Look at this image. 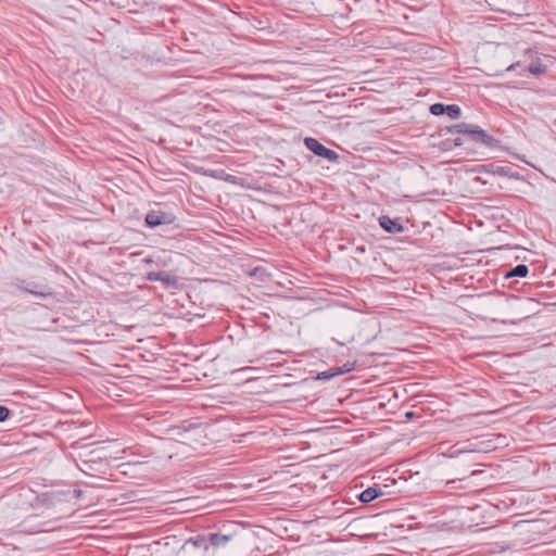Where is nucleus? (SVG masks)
Returning <instances> with one entry per match:
<instances>
[{
  "label": "nucleus",
  "mask_w": 556,
  "mask_h": 556,
  "mask_svg": "<svg viewBox=\"0 0 556 556\" xmlns=\"http://www.w3.org/2000/svg\"><path fill=\"white\" fill-rule=\"evenodd\" d=\"M452 130L458 134L468 135L471 138V140L481 142L486 147H491L494 141L491 136H489L483 129L476 125L460 123L455 125Z\"/></svg>",
  "instance_id": "f257e3e1"
},
{
  "label": "nucleus",
  "mask_w": 556,
  "mask_h": 556,
  "mask_svg": "<svg viewBox=\"0 0 556 556\" xmlns=\"http://www.w3.org/2000/svg\"><path fill=\"white\" fill-rule=\"evenodd\" d=\"M304 143L305 147L317 156L324 157L328 161H336L338 159L336 151L326 148L315 138L307 137L304 139Z\"/></svg>",
  "instance_id": "f03ea898"
},
{
  "label": "nucleus",
  "mask_w": 556,
  "mask_h": 556,
  "mask_svg": "<svg viewBox=\"0 0 556 556\" xmlns=\"http://www.w3.org/2000/svg\"><path fill=\"white\" fill-rule=\"evenodd\" d=\"M149 281H162L167 287H175L178 283V278L166 271H150L147 274Z\"/></svg>",
  "instance_id": "7ed1b4c3"
},
{
  "label": "nucleus",
  "mask_w": 556,
  "mask_h": 556,
  "mask_svg": "<svg viewBox=\"0 0 556 556\" xmlns=\"http://www.w3.org/2000/svg\"><path fill=\"white\" fill-rule=\"evenodd\" d=\"M172 220L168 218V216L163 212L152 211L148 213L146 216V224L151 228H155L157 226L168 224Z\"/></svg>",
  "instance_id": "20e7f679"
},
{
  "label": "nucleus",
  "mask_w": 556,
  "mask_h": 556,
  "mask_svg": "<svg viewBox=\"0 0 556 556\" xmlns=\"http://www.w3.org/2000/svg\"><path fill=\"white\" fill-rule=\"evenodd\" d=\"M382 493L380 491H378L377 489L368 488L365 491H363L358 494H355V498L359 503H369V502L374 501L375 498H377Z\"/></svg>",
  "instance_id": "39448f33"
},
{
  "label": "nucleus",
  "mask_w": 556,
  "mask_h": 556,
  "mask_svg": "<svg viewBox=\"0 0 556 556\" xmlns=\"http://www.w3.org/2000/svg\"><path fill=\"white\" fill-rule=\"evenodd\" d=\"M380 226L386 229L388 232H400L402 231V226L396 223L395 220H392L388 216H382L379 218Z\"/></svg>",
  "instance_id": "423d86ee"
},
{
  "label": "nucleus",
  "mask_w": 556,
  "mask_h": 556,
  "mask_svg": "<svg viewBox=\"0 0 556 556\" xmlns=\"http://www.w3.org/2000/svg\"><path fill=\"white\" fill-rule=\"evenodd\" d=\"M231 535L220 534V533H211L208 535V543L214 547L225 546L230 540Z\"/></svg>",
  "instance_id": "0eeeda50"
},
{
  "label": "nucleus",
  "mask_w": 556,
  "mask_h": 556,
  "mask_svg": "<svg viewBox=\"0 0 556 556\" xmlns=\"http://www.w3.org/2000/svg\"><path fill=\"white\" fill-rule=\"evenodd\" d=\"M494 446L491 444V442H480L479 444L470 445L467 448L464 450H457L454 452L455 455L465 453V452H488Z\"/></svg>",
  "instance_id": "6e6552de"
},
{
  "label": "nucleus",
  "mask_w": 556,
  "mask_h": 556,
  "mask_svg": "<svg viewBox=\"0 0 556 556\" xmlns=\"http://www.w3.org/2000/svg\"><path fill=\"white\" fill-rule=\"evenodd\" d=\"M93 453H94L93 451H90L88 454H86V453H80L79 454L80 457H83V456L86 457V458H84L81 460V465H79V468H80L81 471L88 472V470H92L93 469L92 464L96 463V459L93 457H91V455Z\"/></svg>",
  "instance_id": "1a4fd4ad"
},
{
  "label": "nucleus",
  "mask_w": 556,
  "mask_h": 556,
  "mask_svg": "<svg viewBox=\"0 0 556 556\" xmlns=\"http://www.w3.org/2000/svg\"><path fill=\"white\" fill-rule=\"evenodd\" d=\"M529 72L534 76H540L546 72V66L541 62L540 59H536L530 63Z\"/></svg>",
  "instance_id": "9d476101"
},
{
  "label": "nucleus",
  "mask_w": 556,
  "mask_h": 556,
  "mask_svg": "<svg viewBox=\"0 0 556 556\" xmlns=\"http://www.w3.org/2000/svg\"><path fill=\"white\" fill-rule=\"evenodd\" d=\"M344 372H348V364H344L342 367H340L336 370L329 369V370L323 371V372L318 374L317 378L318 379H329L339 374H344Z\"/></svg>",
  "instance_id": "9b49d317"
},
{
  "label": "nucleus",
  "mask_w": 556,
  "mask_h": 556,
  "mask_svg": "<svg viewBox=\"0 0 556 556\" xmlns=\"http://www.w3.org/2000/svg\"><path fill=\"white\" fill-rule=\"evenodd\" d=\"M26 291L41 298H48L53 295L52 289L50 287H42L41 289H39L37 288V286H35V288H26Z\"/></svg>",
  "instance_id": "f8f14e48"
},
{
  "label": "nucleus",
  "mask_w": 556,
  "mask_h": 556,
  "mask_svg": "<svg viewBox=\"0 0 556 556\" xmlns=\"http://www.w3.org/2000/svg\"><path fill=\"white\" fill-rule=\"evenodd\" d=\"M529 273L528 266L525 264L517 265L514 269L506 274V277H526Z\"/></svg>",
  "instance_id": "ddd939ff"
},
{
  "label": "nucleus",
  "mask_w": 556,
  "mask_h": 556,
  "mask_svg": "<svg viewBox=\"0 0 556 556\" xmlns=\"http://www.w3.org/2000/svg\"><path fill=\"white\" fill-rule=\"evenodd\" d=\"M445 113L453 119H456L458 117H460L462 115V110L458 105L456 104H451V105H446V111Z\"/></svg>",
  "instance_id": "4468645a"
},
{
  "label": "nucleus",
  "mask_w": 556,
  "mask_h": 556,
  "mask_svg": "<svg viewBox=\"0 0 556 556\" xmlns=\"http://www.w3.org/2000/svg\"><path fill=\"white\" fill-rule=\"evenodd\" d=\"M188 543H192L195 547H204V549H207L208 546L206 544L205 536H198L197 539H190Z\"/></svg>",
  "instance_id": "2eb2a0df"
},
{
  "label": "nucleus",
  "mask_w": 556,
  "mask_h": 556,
  "mask_svg": "<svg viewBox=\"0 0 556 556\" xmlns=\"http://www.w3.org/2000/svg\"><path fill=\"white\" fill-rule=\"evenodd\" d=\"M445 111H446V105H444L442 103H434L430 106V112L433 115H441V114L445 113Z\"/></svg>",
  "instance_id": "dca6fc26"
},
{
  "label": "nucleus",
  "mask_w": 556,
  "mask_h": 556,
  "mask_svg": "<svg viewBox=\"0 0 556 556\" xmlns=\"http://www.w3.org/2000/svg\"><path fill=\"white\" fill-rule=\"evenodd\" d=\"M10 415L9 408L5 406L0 405V422L4 421Z\"/></svg>",
  "instance_id": "f3484780"
},
{
  "label": "nucleus",
  "mask_w": 556,
  "mask_h": 556,
  "mask_svg": "<svg viewBox=\"0 0 556 556\" xmlns=\"http://www.w3.org/2000/svg\"><path fill=\"white\" fill-rule=\"evenodd\" d=\"M358 485L355 484L354 486H350V495L353 494V496L355 497V494H358Z\"/></svg>",
  "instance_id": "a211bd4d"
},
{
  "label": "nucleus",
  "mask_w": 556,
  "mask_h": 556,
  "mask_svg": "<svg viewBox=\"0 0 556 556\" xmlns=\"http://www.w3.org/2000/svg\"><path fill=\"white\" fill-rule=\"evenodd\" d=\"M518 65L519 63H513L507 67V71H514Z\"/></svg>",
  "instance_id": "6ab92c4d"
},
{
  "label": "nucleus",
  "mask_w": 556,
  "mask_h": 556,
  "mask_svg": "<svg viewBox=\"0 0 556 556\" xmlns=\"http://www.w3.org/2000/svg\"><path fill=\"white\" fill-rule=\"evenodd\" d=\"M462 144V140L459 138L455 139V146H460Z\"/></svg>",
  "instance_id": "aec40b11"
},
{
  "label": "nucleus",
  "mask_w": 556,
  "mask_h": 556,
  "mask_svg": "<svg viewBox=\"0 0 556 556\" xmlns=\"http://www.w3.org/2000/svg\"><path fill=\"white\" fill-rule=\"evenodd\" d=\"M354 504H356V502H355V501H352V500L350 498L349 505H354Z\"/></svg>",
  "instance_id": "412c9836"
},
{
  "label": "nucleus",
  "mask_w": 556,
  "mask_h": 556,
  "mask_svg": "<svg viewBox=\"0 0 556 556\" xmlns=\"http://www.w3.org/2000/svg\"><path fill=\"white\" fill-rule=\"evenodd\" d=\"M258 270H260V268H255V270H254V273H252V275H255L256 271H258Z\"/></svg>",
  "instance_id": "4be33fe9"
},
{
  "label": "nucleus",
  "mask_w": 556,
  "mask_h": 556,
  "mask_svg": "<svg viewBox=\"0 0 556 556\" xmlns=\"http://www.w3.org/2000/svg\"><path fill=\"white\" fill-rule=\"evenodd\" d=\"M146 262H147V263H152V260L147 258V260H146Z\"/></svg>",
  "instance_id": "5701e85b"
},
{
  "label": "nucleus",
  "mask_w": 556,
  "mask_h": 556,
  "mask_svg": "<svg viewBox=\"0 0 556 556\" xmlns=\"http://www.w3.org/2000/svg\"><path fill=\"white\" fill-rule=\"evenodd\" d=\"M455 481L454 480H450L447 481V484H451V483H454Z\"/></svg>",
  "instance_id": "b1692460"
}]
</instances>
